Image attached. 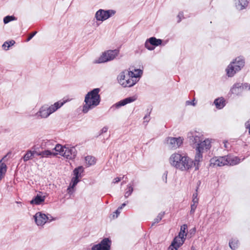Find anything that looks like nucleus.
I'll return each mask as SVG.
<instances>
[{
	"label": "nucleus",
	"instance_id": "f257e3e1",
	"mask_svg": "<svg viewBox=\"0 0 250 250\" xmlns=\"http://www.w3.org/2000/svg\"><path fill=\"white\" fill-rule=\"evenodd\" d=\"M169 161L170 165L182 171L188 170L193 166V160L186 154L174 153L172 154Z\"/></svg>",
	"mask_w": 250,
	"mask_h": 250
},
{
	"label": "nucleus",
	"instance_id": "f03ea898",
	"mask_svg": "<svg viewBox=\"0 0 250 250\" xmlns=\"http://www.w3.org/2000/svg\"><path fill=\"white\" fill-rule=\"evenodd\" d=\"M135 71L137 73L126 70L121 72L117 77L118 83L124 87L133 86L137 82V78L143 74V71L140 69H135Z\"/></svg>",
	"mask_w": 250,
	"mask_h": 250
},
{
	"label": "nucleus",
	"instance_id": "7ed1b4c3",
	"mask_svg": "<svg viewBox=\"0 0 250 250\" xmlns=\"http://www.w3.org/2000/svg\"><path fill=\"white\" fill-rule=\"evenodd\" d=\"M100 89L98 88H94L88 92L85 96V104L83 107V112L86 113L88 111L99 104L101 97L99 93Z\"/></svg>",
	"mask_w": 250,
	"mask_h": 250
},
{
	"label": "nucleus",
	"instance_id": "20e7f679",
	"mask_svg": "<svg viewBox=\"0 0 250 250\" xmlns=\"http://www.w3.org/2000/svg\"><path fill=\"white\" fill-rule=\"evenodd\" d=\"M211 147L210 141L207 139L198 144L195 148L196 154L194 160L193 161V165L195 167V170H197L200 166V162L203 160V153L207 151Z\"/></svg>",
	"mask_w": 250,
	"mask_h": 250
},
{
	"label": "nucleus",
	"instance_id": "39448f33",
	"mask_svg": "<svg viewBox=\"0 0 250 250\" xmlns=\"http://www.w3.org/2000/svg\"><path fill=\"white\" fill-rule=\"evenodd\" d=\"M118 49L109 50L103 53L98 60L94 61L95 63H101L113 60L119 54Z\"/></svg>",
	"mask_w": 250,
	"mask_h": 250
},
{
	"label": "nucleus",
	"instance_id": "423d86ee",
	"mask_svg": "<svg viewBox=\"0 0 250 250\" xmlns=\"http://www.w3.org/2000/svg\"><path fill=\"white\" fill-rule=\"evenodd\" d=\"M115 13L116 11L112 9H99L95 14V18L97 21H103L114 16Z\"/></svg>",
	"mask_w": 250,
	"mask_h": 250
},
{
	"label": "nucleus",
	"instance_id": "0eeeda50",
	"mask_svg": "<svg viewBox=\"0 0 250 250\" xmlns=\"http://www.w3.org/2000/svg\"><path fill=\"white\" fill-rule=\"evenodd\" d=\"M111 243L110 238H104L99 244L94 245L91 250H110Z\"/></svg>",
	"mask_w": 250,
	"mask_h": 250
},
{
	"label": "nucleus",
	"instance_id": "6e6552de",
	"mask_svg": "<svg viewBox=\"0 0 250 250\" xmlns=\"http://www.w3.org/2000/svg\"><path fill=\"white\" fill-rule=\"evenodd\" d=\"M183 142V139L179 137L178 138L168 137L165 141L168 147L171 149H176L179 147Z\"/></svg>",
	"mask_w": 250,
	"mask_h": 250
},
{
	"label": "nucleus",
	"instance_id": "1a4fd4ad",
	"mask_svg": "<svg viewBox=\"0 0 250 250\" xmlns=\"http://www.w3.org/2000/svg\"><path fill=\"white\" fill-rule=\"evenodd\" d=\"M244 90H250V84L248 83H235L230 89L232 94L238 95Z\"/></svg>",
	"mask_w": 250,
	"mask_h": 250
},
{
	"label": "nucleus",
	"instance_id": "9d476101",
	"mask_svg": "<svg viewBox=\"0 0 250 250\" xmlns=\"http://www.w3.org/2000/svg\"><path fill=\"white\" fill-rule=\"evenodd\" d=\"M162 43L161 39H157L154 37L147 39L145 42V46L149 50H153L155 46L161 45Z\"/></svg>",
	"mask_w": 250,
	"mask_h": 250
},
{
	"label": "nucleus",
	"instance_id": "9b49d317",
	"mask_svg": "<svg viewBox=\"0 0 250 250\" xmlns=\"http://www.w3.org/2000/svg\"><path fill=\"white\" fill-rule=\"evenodd\" d=\"M188 226L186 224L183 225L180 228V231L179 233L178 236H176L172 241V245H174L175 243H177V240H179L180 238H183L180 242H179V245L177 246L178 247H180L181 246L186 240V238L185 236H187V233H186V230L187 229Z\"/></svg>",
	"mask_w": 250,
	"mask_h": 250
},
{
	"label": "nucleus",
	"instance_id": "f8f14e48",
	"mask_svg": "<svg viewBox=\"0 0 250 250\" xmlns=\"http://www.w3.org/2000/svg\"><path fill=\"white\" fill-rule=\"evenodd\" d=\"M227 156L219 157L218 158H213L210 160V166L214 167L215 166L221 167L228 165Z\"/></svg>",
	"mask_w": 250,
	"mask_h": 250
},
{
	"label": "nucleus",
	"instance_id": "ddd939ff",
	"mask_svg": "<svg viewBox=\"0 0 250 250\" xmlns=\"http://www.w3.org/2000/svg\"><path fill=\"white\" fill-rule=\"evenodd\" d=\"M35 221L38 226H43L48 222L49 217L41 212H37L34 216Z\"/></svg>",
	"mask_w": 250,
	"mask_h": 250
},
{
	"label": "nucleus",
	"instance_id": "4468645a",
	"mask_svg": "<svg viewBox=\"0 0 250 250\" xmlns=\"http://www.w3.org/2000/svg\"><path fill=\"white\" fill-rule=\"evenodd\" d=\"M136 98L134 97H127L125 99H124L122 100H121L120 101L114 104H113L110 108V110L114 111L116 110V109L119 108L122 106H124L126 105L127 104L130 103L131 102H134L135 101Z\"/></svg>",
	"mask_w": 250,
	"mask_h": 250
},
{
	"label": "nucleus",
	"instance_id": "2eb2a0df",
	"mask_svg": "<svg viewBox=\"0 0 250 250\" xmlns=\"http://www.w3.org/2000/svg\"><path fill=\"white\" fill-rule=\"evenodd\" d=\"M50 115L48 108V105H45L42 106L39 111L37 112L35 116L37 118H46Z\"/></svg>",
	"mask_w": 250,
	"mask_h": 250
},
{
	"label": "nucleus",
	"instance_id": "dca6fc26",
	"mask_svg": "<svg viewBox=\"0 0 250 250\" xmlns=\"http://www.w3.org/2000/svg\"><path fill=\"white\" fill-rule=\"evenodd\" d=\"M76 154L77 151L74 147H65L62 156L65 157L67 159H72L75 158Z\"/></svg>",
	"mask_w": 250,
	"mask_h": 250
},
{
	"label": "nucleus",
	"instance_id": "f3484780",
	"mask_svg": "<svg viewBox=\"0 0 250 250\" xmlns=\"http://www.w3.org/2000/svg\"><path fill=\"white\" fill-rule=\"evenodd\" d=\"M55 143L56 141L54 140H43L41 144V147L42 149H49L53 151Z\"/></svg>",
	"mask_w": 250,
	"mask_h": 250
},
{
	"label": "nucleus",
	"instance_id": "a211bd4d",
	"mask_svg": "<svg viewBox=\"0 0 250 250\" xmlns=\"http://www.w3.org/2000/svg\"><path fill=\"white\" fill-rule=\"evenodd\" d=\"M235 66V69L240 71L245 66V59L242 57H238L232 61Z\"/></svg>",
	"mask_w": 250,
	"mask_h": 250
},
{
	"label": "nucleus",
	"instance_id": "6ab92c4d",
	"mask_svg": "<svg viewBox=\"0 0 250 250\" xmlns=\"http://www.w3.org/2000/svg\"><path fill=\"white\" fill-rule=\"evenodd\" d=\"M226 72L227 75L229 77H233L237 72L239 71H237L235 69V66L234 65V63L232 62L228 65L227 68L226 69Z\"/></svg>",
	"mask_w": 250,
	"mask_h": 250
},
{
	"label": "nucleus",
	"instance_id": "aec40b11",
	"mask_svg": "<svg viewBox=\"0 0 250 250\" xmlns=\"http://www.w3.org/2000/svg\"><path fill=\"white\" fill-rule=\"evenodd\" d=\"M188 137L189 139L190 142L192 144H197V146H198V144L202 142L203 141L201 139L200 137L197 135L196 133L193 134L192 132H189L188 133Z\"/></svg>",
	"mask_w": 250,
	"mask_h": 250
},
{
	"label": "nucleus",
	"instance_id": "412c9836",
	"mask_svg": "<svg viewBox=\"0 0 250 250\" xmlns=\"http://www.w3.org/2000/svg\"><path fill=\"white\" fill-rule=\"evenodd\" d=\"M64 103V101H58L57 102L53 104H52L50 106H48L49 112H50V114L54 113L57 110H58L59 108L62 107Z\"/></svg>",
	"mask_w": 250,
	"mask_h": 250
},
{
	"label": "nucleus",
	"instance_id": "4be33fe9",
	"mask_svg": "<svg viewBox=\"0 0 250 250\" xmlns=\"http://www.w3.org/2000/svg\"><path fill=\"white\" fill-rule=\"evenodd\" d=\"M45 196H42L39 194H37L31 201V204H35L39 205L41 204L45 200Z\"/></svg>",
	"mask_w": 250,
	"mask_h": 250
},
{
	"label": "nucleus",
	"instance_id": "5701e85b",
	"mask_svg": "<svg viewBox=\"0 0 250 250\" xmlns=\"http://www.w3.org/2000/svg\"><path fill=\"white\" fill-rule=\"evenodd\" d=\"M6 156H4L0 161V181L3 178L7 170V166L4 163H2V161L4 159Z\"/></svg>",
	"mask_w": 250,
	"mask_h": 250
},
{
	"label": "nucleus",
	"instance_id": "b1692460",
	"mask_svg": "<svg viewBox=\"0 0 250 250\" xmlns=\"http://www.w3.org/2000/svg\"><path fill=\"white\" fill-rule=\"evenodd\" d=\"M248 3L249 2L247 0H239L236 3V7L238 10H241L247 7Z\"/></svg>",
	"mask_w": 250,
	"mask_h": 250
},
{
	"label": "nucleus",
	"instance_id": "393cba45",
	"mask_svg": "<svg viewBox=\"0 0 250 250\" xmlns=\"http://www.w3.org/2000/svg\"><path fill=\"white\" fill-rule=\"evenodd\" d=\"M228 161V165L230 166H234L239 164L240 162V159L237 157H233L230 156H227Z\"/></svg>",
	"mask_w": 250,
	"mask_h": 250
},
{
	"label": "nucleus",
	"instance_id": "a878e982",
	"mask_svg": "<svg viewBox=\"0 0 250 250\" xmlns=\"http://www.w3.org/2000/svg\"><path fill=\"white\" fill-rule=\"evenodd\" d=\"M214 104L218 109H222L225 105L223 98H218L214 100Z\"/></svg>",
	"mask_w": 250,
	"mask_h": 250
},
{
	"label": "nucleus",
	"instance_id": "bb28decb",
	"mask_svg": "<svg viewBox=\"0 0 250 250\" xmlns=\"http://www.w3.org/2000/svg\"><path fill=\"white\" fill-rule=\"evenodd\" d=\"M57 154V153H55L50 150L44 149V150L42 151V158L51 157L52 156H55Z\"/></svg>",
	"mask_w": 250,
	"mask_h": 250
},
{
	"label": "nucleus",
	"instance_id": "cd10ccee",
	"mask_svg": "<svg viewBox=\"0 0 250 250\" xmlns=\"http://www.w3.org/2000/svg\"><path fill=\"white\" fill-rule=\"evenodd\" d=\"M133 191V184H129L127 186V188L125 189V198H128L129 196H130Z\"/></svg>",
	"mask_w": 250,
	"mask_h": 250
},
{
	"label": "nucleus",
	"instance_id": "c85d7f7f",
	"mask_svg": "<svg viewBox=\"0 0 250 250\" xmlns=\"http://www.w3.org/2000/svg\"><path fill=\"white\" fill-rule=\"evenodd\" d=\"M83 168L82 166H79L78 167L75 168L73 170L74 177H81V173H83Z\"/></svg>",
	"mask_w": 250,
	"mask_h": 250
},
{
	"label": "nucleus",
	"instance_id": "c756f323",
	"mask_svg": "<svg viewBox=\"0 0 250 250\" xmlns=\"http://www.w3.org/2000/svg\"><path fill=\"white\" fill-rule=\"evenodd\" d=\"M34 156V153L32 151L28 150L26 151L25 155L23 156L22 159L24 162H27L28 160L32 159Z\"/></svg>",
	"mask_w": 250,
	"mask_h": 250
},
{
	"label": "nucleus",
	"instance_id": "7c9ffc66",
	"mask_svg": "<svg viewBox=\"0 0 250 250\" xmlns=\"http://www.w3.org/2000/svg\"><path fill=\"white\" fill-rule=\"evenodd\" d=\"M239 245V241L236 239H232L229 241V246L233 250L236 249Z\"/></svg>",
	"mask_w": 250,
	"mask_h": 250
},
{
	"label": "nucleus",
	"instance_id": "2f4dec72",
	"mask_svg": "<svg viewBox=\"0 0 250 250\" xmlns=\"http://www.w3.org/2000/svg\"><path fill=\"white\" fill-rule=\"evenodd\" d=\"M85 160L88 166L94 165L96 163L95 158L91 156H87L85 157Z\"/></svg>",
	"mask_w": 250,
	"mask_h": 250
},
{
	"label": "nucleus",
	"instance_id": "473e14b6",
	"mask_svg": "<svg viewBox=\"0 0 250 250\" xmlns=\"http://www.w3.org/2000/svg\"><path fill=\"white\" fill-rule=\"evenodd\" d=\"M65 146H63L59 144H57L56 142L55 146H54V147L53 151L55 150L56 151L59 152L62 155V154L64 152V150L65 149Z\"/></svg>",
	"mask_w": 250,
	"mask_h": 250
},
{
	"label": "nucleus",
	"instance_id": "72a5a7b5",
	"mask_svg": "<svg viewBox=\"0 0 250 250\" xmlns=\"http://www.w3.org/2000/svg\"><path fill=\"white\" fill-rule=\"evenodd\" d=\"M165 214V211L159 213L156 218L154 219V222L152 224V226L154 225L156 223H158L162 219Z\"/></svg>",
	"mask_w": 250,
	"mask_h": 250
},
{
	"label": "nucleus",
	"instance_id": "f704fd0d",
	"mask_svg": "<svg viewBox=\"0 0 250 250\" xmlns=\"http://www.w3.org/2000/svg\"><path fill=\"white\" fill-rule=\"evenodd\" d=\"M15 43L14 41H11L9 42H5L2 45V47L4 50H8L9 47L13 45Z\"/></svg>",
	"mask_w": 250,
	"mask_h": 250
},
{
	"label": "nucleus",
	"instance_id": "c9c22d12",
	"mask_svg": "<svg viewBox=\"0 0 250 250\" xmlns=\"http://www.w3.org/2000/svg\"><path fill=\"white\" fill-rule=\"evenodd\" d=\"M15 19V17L13 16H7L3 19V22L5 24H7L11 21H12Z\"/></svg>",
	"mask_w": 250,
	"mask_h": 250
},
{
	"label": "nucleus",
	"instance_id": "e433bc0d",
	"mask_svg": "<svg viewBox=\"0 0 250 250\" xmlns=\"http://www.w3.org/2000/svg\"><path fill=\"white\" fill-rule=\"evenodd\" d=\"M197 205L192 204L190 205V214L191 215H193L194 214V212L195 211L196 208H197Z\"/></svg>",
	"mask_w": 250,
	"mask_h": 250
},
{
	"label": "nucleus",
	"instance_id": "4c0bfd02",
	"mask_svg": "<svg viewBox=\"0 0 250 250\" xmlns=\"http://www.w3.org/2000/svg\"><path fill=\"white\" fill-rule=\"evenodd\" d=\"M79 178H77V177H74L72 178V185L71 186L72 188H73L74 187H75L76 186V185L78 184V183L79 182Z\"/></svg>",
	"mask_w": 250,
	"mask_h": 250
},
{
	"label": "nucleus",
	"instance_id": "58836bf2",
	"mask_svg": "<svg viewBox=\"0 0 250 250\" xmlns=\"http://www.w3.org/2000/svg\"><path fill=\"white\" fill-rule=\"evenodd\" d=\"M182 239L183 238H180L179 240H177V243H175L174 245H172V242L170 246L169 247V249H170V247H172L174 248V249H175L176 250H177L179 248V247H177V246L179 245V242H181V241L183 240Z\"/></svg>",
	"mask_w": 250,
	"mask_h": 250
},
{
	"label": "nucleus",
	"instance_id": "ea45409f",
	"mask_svg": "<svg viewBox=\"0 0 250 250\" xmlns=\"http://www.w3.org/2000/svg\"><path fill=\"white\" fill-rule=\"evenodd\" d=\"M123 178H125L126 179H127V177H125V175H124L122 177V179H123ZM121 179H122V178H121V177H116L114 179V180L112 182V183H114V184L118 183L121 180Z\"/></svg>",
	"mask_w": 250,
	"mask_h": 250
},
{
	"label": "nucleus",
	"instance_id": "a19ab883",
	"mask_svg": "<svg viewBox=\"0 0 250 250\" xmlns=\"http://www.w3.org/2000/svg\"><path fill=\"white\" fill-rule=\"evenodd\" d=\"M150 112H148L147 114L144 117V122H148L150 120Z\"/></svg>",
	"mask_w": 250,
	"mask_h": 250
},
{
	"label": "nucleus",
	"instance_id": "79ce46f5",
	"mask_svg": "<svg viewBox=\"0 0 250 250\" xmlns=\"http://www.w3.org/2000/svg\"><path fill=\"white\" fill-rule=\"evenodd\" d=\"M37 32L36 31H35L31 34H30L27 39H26V42H29L30 40H31L32 39V38L37 34Z\"/></svg>",
	"mask_w": 250,
	"mask_h": 250
},
{
	"label": "nucleus",
	"instance_id": "37998d69",
	"mask_svg": "<svg viewBox=\"0 0 250 250\" xmlns=\"http://www.w3.org/2000/svg\"><path fill=\"white\" fill-rule=\"evenodd\" d=\"M195 99H193L192 101H187L186 102V104L187 105H192L193 106H195L196 105V103L194 102Z\"/></svg>",
	"mask_w": 250,
	"mask_h": 250
},
{
	"label": "nucleus",
	"instance_id": "c03bdc74",
	"mask_svg": "<svg viewBox=\"0 0 250 250\" xmlns=\"http://www.w3.org/2000/svg\"><path fill=\"white\" fill-rule=\"evenodd\" d=\"M167 172L165 171L164 173L163 174L162 178L163 181L165 182V183H167Z\"/></svg>",
	"mask_w": 250,
	"mask_h": 250
},
{
	"label": "nucleus",
	"instance_id": "a18cd8bd",
	"mask_svg": "<svg viewBox=\"0 0 250 250\" xmlns=\"http://www.w3.org/2000/svg\"><path fill=\"white\" fill-rule=\"evenodd\" d=\"M245 125H246V128L249 129V132L250 134V120L248 121L246 123Z\"/></svg>",
	"mask_w": 250,
	"mask_h": 250
},
{
	"label": "nucleus",
	"instance_id": "49530a36",
	"mask_svg": "<svg viewBox=\"0 0 250 250\" xmlns=\"http://www.w3.org/2000/svg\"><path fill=\"white\" fill-rule=\"evenodd\" d=\"M108 130V127L107 126H104L101 130V134H103L104 133H105Z\"/></svg>",
	"mask_w": 250,
	"mask_h": 250
},
{
	"label": "nucleus",
	"instance_id": "de8ad7c7",
	"mask_svg": "<svg viewBox=\"0 0 250 250\" xmlns=\"http://www.w3.org/2000/svg\"><path fill=\"white\" fill-rule=\"evenodd\" d=\"M198 203V198H193L192 201V204H197Z\"/></svg>",
	"mask_w": 250,
	"mask_h": 250
},
{
	"label": "nucleus",
	"instance_id": "09e8293b",
	"mask_svg": "<svg viewBox=\"0 0 250 250\" xmlns=\"http://www.w3.org/2000/svg\"><path fill=\"white\" fill-rule=\"evenodd\" d=\"M177 17L179 19L178 21V22H180L182 18L183 17V12H180L179 13V14H178Z\"/></svg>",
	"mask_w": 250,
	"mask_h": 250
},
{
	"label": "nucleus",
	"instance_id": "8fccbe9b",
	"mask_svg": "<svg viewBox=\"0 0 250 250\" xmlns=\"http://www.w3.org/2000/svg\"><path fill=\"white\" fill-rule=\"evenodd\" d=\"M33 152L34 153V155H36L37 156H40L42 157V151L41 152H38L36 151H33Z\"/></svg>",
	"mask_w": 250,
	"mask_h": 250
},
{
	"label": "nucleus",
	"instance_id": "3c124183",
	"mask_svg": "<svg viewBox=\"0 0 250 250\" xmlns=\"http://www.w3.org/2000/svg\"><path fill=\"white\" fill-rule=\"evenodd\" d=\"M128 203V201H126V202L123 203L122 204V205L119 207V209H122L124 207H125L126 205V204Z\"/></svg>",
	"mask_w": 250,
	"mask_h": 250
},
{
	"label": "nucleus",
	"instance_id": "603ef678",
	"mask_svg": "<svg viewBox=\"0 0 250 250\" xmlns=\"http://www.w3.org/2000/svg\"><path fill=\"white\" fill-rule=\"evenodd\" d=\"M224 146L226 148H228L229 147L228 146L229 144L228 143V142L227 141H224Z\"/></svg>",
	"mask_w": 250,
	"mask_h": 250
},
{
	"label": "nucleus",
	"instance_id": "864d4df0",
	"mask_svg": "<svg viewBox=\"0 0 250 250\" xmlns=\"http://www.w3.org/2000/svg\"><path fill=\"white\" fill-rule=\"evenodd\" d=\"M47 216H49V219H48V221L49 222H50L52 220H54V219L53 218V217H52V216L50 214H48Z\"/></svg>",
	"mask_w": 250,
	"mask_h": 250
},
{
	"label": "nucleus",
	"instance_id": "5fc2aeb1",
	"mask_svg": "<svg viewBox=\"0 0 250 250\" xmlns=\"http://www.w3.org/2000/svg\"><path fill=\"white\" fill-rule=\"evenodd\" d=\"M120 210L119 209V208H117V209L115 211V213L116 214V217H118V215L120 213Z\"/></svg>",
	"mask_w": 250,
	"mask_h": 250
},
{
	"label": "nucleus",
	"instance_id": "6e6d98bb",
	"mask_svg": "<svg viewBox=\"0 0 250 250\" xmlns=\"http://www.w3.org/2000/svg\"><path fill=\"white\" fill-rule=\"evenodd\" d=\"M196 192H197V189H196ZM197 192H196L193 194V198H198L197 197Z\"/></svg>",
	"mask_w": 250,
	"mask_h": 250
},
{
	"label": "nucleus",
	"instance_id": "4d7b16f0",
	"mask_svg": "<svg viewBox=\"0 0 250 250\" xmlns=\"http://www.w3.org/2000/svg\"><path fill=\"white\" fill-rule=\"evenodd\" d=\"M168 249H169V250H175V249H174V248L173 247H170V249H169V248H168Z\"/></svg>",
	"mask_w": 250,
	"mask_h": 250
},
{
	"label": "nucleus",
	"instance_id": "13d9d810",
	"mask_svg": "<svg viewBox=\"0 0 250 250\" xmlns=\"http://www.w3.org/2000/svg\"><path fill=\"white\" fill-rule=\"evenodd\" d=\"M125 183H126V181H125V180H124V181H123L122 182L121 185H122L124 184H125Z\"/></svg>",
	"mask_w": 250,
	"mask_h": 250
},
{
	"label": "nucleus",
	"instance_id": "bf43d9fd",
	"mask_svg": "<svg viewBox=\"0 0 250 250\" xmlns=\"http://www.w3.org/2000/svg\"><path fill=\"white\" fill-rule=\"evenodd\" d=\"M17 203L19 204V203H21V202H16Z\"/></svg>",
	"mask_w": 250,
	"mask_h": 250
}]
</instances>
